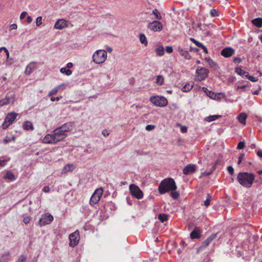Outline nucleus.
I'll return each instance as SVG.
<instances>
[{
  "label": "nucleus",
  "mask_w": 262,
  "mask_h": 262,
  "mask_svg": "<svg viewBox=\"0 0 262 262\" xmlns=\"http://www.w3.org/2000/svg\"><path fill=\"white\" fill-rule=\"evenodd\" d=\"M166 51L168 53H171L173 51V49L171 46H167L166 47Z\"/></svg>",
  "instance_id": "864d4df0"
},
{
  "label": "nucleus",
  "mask_w": 262,
  "mask_h": 262,
  "mask_svg": "<svg viewBox=\"0 0 262 262\" xmlns=\"http://www.w3.org/2000/svg\"><path fill=\"white\" fill-rule=\"evenodd\" d=\"M31 217L29 216H26L24 217L23 222L25 224H27L30 221Z\"/></svg>",
  "instance_id": "09e8293b"
},
{
  "label": "nucleus",
  "mask_w": 262,
  "mask_h": 262,
  "mask_svg": "<svg viewBox=\"0 0 262 262\" xmlns=\"http://www.w3.org/2000/svg\"><path fill=\"white\" fill-rule=\"evenodd\" d=\"M6 64L11 66L13 64V60L11 59L7 58L6 60Z\"/></svg>",
  "instance_id": "13d9d810"
},
{
  "label": "nucleus",
  "mask_w": 262,
  "mask_h": 262,
  "mask_svg": "<svg viewBox=\"0 0 262 262\" xmlns=\"http://www.w3.org/2000/svg\"><path fill=\"white\" fill-rule=\"evenodd\" d=\"M150 102L155 106L158 107H165L168 104L167 99L162 96H153L150 98Z\"/></svg>",
  "instance_id": "423d86ee"
},
{
  "label": "nucleus",
  "mask_w": 262,
  "mask_h": 262,
  "mask_svg": "<svg viewBox=\"0 0 262 262\" xmlns=\"http://www.w3.org/2000/svg\"><path fill=\"white\" fill-rule=\"evenodd\" d=\"M27 14V13L26 11H23V12H21V13L20 14V19H24Z\"/></svg>",
  "instance_id": "4d7b16f0"
},
{
  "label": "nucleus",
  "mask_w": 262,
  "mask_h": 262,
  "mask_svg": "<svg viewBox=\"0 0 262 262\" xmlns=\"http://www.w3.org/2000/svg\"><path fill=\"white\" fill-rule=\"evenodd\" d=\"M255 179V176L252 173L241 172L237 176L238 182L243 187L250 188Z\"/></svg>",
  "instance_id": "f257e3e1"
},
{
  "label": "nucleus",
  "mask_w": 262,
  "mask_h": 262,
  "mask_svg": "<svg viewBox=\"0 0 262 262\" xmlns=\"http://www.w3.org/2000/svg\"><path fill=\"white\" fill-rule=\"evenodd\" d=\"M210 13L212 17L216 16L219 15L218 11L216 9L211 10Z\"/></svg>",
  "instance_id": "79ce46f5"
},
{
  "label": "nucleus",
  "mask_w": 262,
  "mask_h": 262,
  "mask_svg": "<svg viewBox=\"0 0 262 262\" xmlns=\"http://www.w3.org/2000/svg\"><path fill=\"white\" fill-rule=\"evenodd\" d=\"M148 28L154 32H159L163 29L162 24L157 20H154L148 25Z\"/></svg>",
  "instance_id": "ddd939ff"
},
{
  "label": "nucleus",
  "mask_w": 262,
  "mask_h": 262,
  "mask_svg": "<svg viewBox=\"0 0 262 262\" xmlns=\"http://www.w3.org/2000/svg\"><path fill=\"white\" fill-rule=\"evenodd\" d=\"M43 191L46 193L49 192L50 191V188L48 186H45L43 187Z\"/></svg>",
  "instance_id": "680f3d73"
},
{
  "label": "nucleus",
  "mask_w": 262,
  "mask_h": 262,
  "mask_svg": "<svg viewBox=\"0 0 262 262\" xmlns=\"http://www.w3.org/2000/svg\"><path fill=\"white\" fill-rule=\"evenodd\" d=\"M73 123L68 122L61 125L60 127L57 128L56 132L57 134L61 135V140L65 139L67 136V132L71 131L73 128Z\"/></svg>",
  "instance_id": "39448f33"
},
{
  "label": "nucleus",
  "mask_w": 262,
  "mask_h": 262,
  "mask_svg": "<svg viewBox=\"0 0 262 262\" xmlns=\"http://www.w3.org/2000/svg\"><path fill=\"white\" fill-rule=\"evenodd\" d=\"M26 256L24 255H21L15 262H26Z\"/></svg>",
  "instance_id": "a19ab883"
},
{
  "label": "nucleus",
  "mask_w": 262,
  "mask_h": 262,
  "mask_svg": "<svg viewBox=\"0 0 262 262\" xmlns=\"http://www.w3.org/2000/svg\"><path fill=\"white\" fill-rule=\"evenodd\" d=\"M190 40H191L193 42H194V43H195V44L198 47H201V46H203V44H202L201 42H199V41H198L196 40H195V39H194V38H190Z\"/></svg>",
  "instance_id": "37998d69"
},
{
  "label": "nucleus",
  "mask_w": 262,
  "mask_h": 262,
  "mask_svg": "<svg viewBox=\"0 0 262 262\" xmlns=\"http://www.w3.org/2000/svg\"><path fill=\"white\" fill-rule=\"evenodd\" d=\"M193 88V84L191 83H187L182 88V91L187 92L190 91Z\"/></svg>",
  "instance_id": "7c9ffc66"
},
{
  "label": "nucleus",
  "mask_w": 262,
  "mask_h": 262,
  "mask_svg": "<svg viewBox=\"0 0 262 262\" xmlns=\"http://www.w3.org/2000/svg\"><path fill=\"white\" fill-rule=\"evenodd\" d=\"M10 258V253L7 252L0 257V262H7Z\"/></svg>",
  "instance_id": "bb28decb"
},
{
  "label": "nucleus",
  "mask_w": 262,
  "mask_h": 262,
  "mask_svg": "<svg viewBox=\"0 0 262 262\" xmlns=\"http://www.w3.org/2000/svg\"><path fill=\"white\" fill-rule=\"evenodd\" d=\"M53 221V216L49 213H45L41 216L39 220L40 226H44L50 224Z\"/></svg>",
  "instance_id": "9d476101"
},
{
  "label": "nucleus",
  "mask_w": 262,
  "mask_h": 262,
  "mask_svg": "<svg viewBox=\"0 0 262 262\" xmlns=\"http://www.w3.org/2000/svg\"><path fill=\"white\" fill-rule=\"evenodd\" d=\"M221 117V115H211V116L206 117L205 118V120L208 122H210L213 121H215Z\"/></svg>",
  "instance_id": "a878e982"
},
{
  "label": "nucleus",
  "mask_w": 262,
  "mask_h": 262,
  "mask_svg": "<svg viewBox=\"0 0 262 262\" xmlns=\"http://www.w3.org/2000/svg\"><path fill=\"white\" fill-rule=\"evenodd\" d=\"M59 91L57 89L56 86L53 89H52L49 93H48V96H51L54 95H55Z\"/></svg>",
  "instance_id": "58836bf2"
},
{
  "label": "nucleus",
  "mask_w": 262,
  "mask_h": 262,
  "mask_svg": "<svg viewBox=\"0 0 262 262\" xmlns=\"http://www.w3.org/2000/svg\"><path fill=\"white\" fill-rule=\"evenodd\" d=\"M75 168V166L73 164H67L66 165L62 170V173H66L69 171H73Z\"/></svg>",
  "instance_id": "4be33fe9"
},
{
  "label": "nucleus",
  "mask_w": 262,
  "mask_h": 262,
  "mask_svg": "<svg viewBox=\"0 0 262 262\" xmlns=\"http://www.w3.org/2000/svg\"><path fill=\"white\" fill-rule=\"evenodd\" d=\"M196 166L193 164H189L185 166L183 170L185 174H190L193 173L195 170Z\"/></svg>",
  "instance_id": "dca6fc26"
},
{
  "label": "nucleus",
  "mask_w": 262,
  "mask_h": 262,
  "mask_svg": "<svg viewBox=\"0 0 262 262\" xmlns=\"http://www.w3.org/2000/svg\"><path fill=\"white\" fill-rule=\"evenodd\" d=\"M33 20V19L32 18V17L30 16H28L27 17V22L28 23V24H30L31 23Z\"/></svg>",
  "instance_id": "69168bd1"
},
{
  "label": "nucleus",
  "mask_w": 262,
  "mask_h": 262,
  "mask_svg": "<svg viewBox=\"0 0 262 262\" xmlns=\"http://www.w3.org/2000/svg\"><path fill=\"white\" fill-rule=\"evenodd\" d=\"M61 98V96L60 97H52L51 98V100L52 101H58L60 100V99Z\"/></svg>",
  "instance_id": "bf43d9fd"
},
{
  "label": "nucleus",
  "mask_w": 262,
  "mask_h": 262,
  "mask_svg": "<svg viewBox=\"0 0 262 262\" xmlns=\"http://www.w3.org/2000/svg\"><path fill=\"white\" fill-rule=\"evenodd\" d=\"M170 196L173 199H177L179 196V193L177 191H171Z\"/></svg>",
  "instance_id": "ea45409f"
},
{
  "label": "nucleus",
  "mask_w": 262,
  "mask_h": 262,
  "mask_svg": "<svg viewBox=\"0 0 262 262\" xmlns=\"http://www.w3.org/2000/svg\"><path fill=\"white\" fill-rule=\"evenodd\" d=\"M129 189L132 195L136 199L139 200L143 198V193L138 186L133 184H130Z\"/></svg>",
  "instance_id": "6e6552de"
},
{
  "label": "nucleus",
  "mask_w": 262,
  "mask_h": 262,
  "mask_svg": "<svg viewBox=\"0 0 262 262\" xmlns=\"http://www.w3.org/2000/svg\"><path fill=\"white\" fill-rule=\"evenodd\" d=\"M3 50L5 51V53L6 54L7 58H9V53L8 50L5 47H4V49H3Z\"/></svg>",
  "instance_id": "338daca9"
},
{
  "label": "nucleus",
  "mask_w": 262,
  "mask_h": 262,
  "mask_svg": "<svg viewBox=\"0 0 262 262\" xmlns=\"http://www.w3.org/2000/svg\"><path fill=\"white\" fill-rule=\"evenodd\" d=\"M253 24L256 26L257 27H262V18L258 17L255 18L252 21Z\"/></svg>",
  "instance_id": "cd10ccee"
},
{
  "label": "nucleus",
  "mask_w": 262,
  "mask_h": 262,
  "mask_svg": "<svg viewBox=\"0 0 262 262\" xmlns=\"http://www.w3.org/2000/svg\"><path fill=\"white\" fill-rule=\"evenodd\" d=\"M79 233L78 231H76L71 233L69 235L70 243L69 245L71 247H75L76 246L79 241Z\"/></svg>",
  "instance_id": "f8f14e48"
},
{
  "label": "nucleus",
  "mask_w": 262,
  "mask_h": 262,
  "mask_svg": "<svg viewBox=\"0 0 262 262\" xmlns=\"http://www.w3.org/2000/svg\"><path fill=\"white\" fill-rule=\"evenodd\" d=\"M177 51L185 59L189 60L191 58V56L187 50H185L181 47H178Z\"/></svg>",
  "instance_id": "f3484780"
},
{
  "label": "nucleus",
  "mask_w": 262,
  "mask_h": 262,
  "mask_svg": "<svg viewBox=\"0 0 262 262\" xmlns=\"http://www.w3.org/2000/svg\"><path fill=\"white\" fill-rule=\"evenodd\" d=\"M61 135L57 134L55 130L52 134L46 135L42 139V142L48 144H55L60 141Z\"/></svg>",
  "instance_id": "20e7f679"
},
{
  "label": "nucleus",
  "mask_w": 262,
  "mask_h": 262,
  "mask_svg": "<svg viewBox=\"0 0 262 262\" xmlns=\"http://www.w3.org/2000/svg\"><path fill=\"white\" fill-rule=\"evenodd\" d=\"M234 50L232 48H226L221 51V55L225 57H230L234 54Z\"/></svg>",
  "instance_id": "2eb2a0df"
},
{
  "label": "nucleus",
  "mask_w": 262,
  "mask_h": 262,
  "mask_svg": "<svg viewBox=\"0 0 262 262\" xmlns=\"http://www.w3.org/2000/svg\"><path fill=\"white\" fill-rule=\"evenodd\" d=\"M227 170H228V172L231 175H233V173H234V168H233L232 166H228V168H227Z\"/></svg>",
  "instance_id": "3c124183"
},
{
  "label": "nucleus",
  "mask_w": 262,
  "mask_h": 262,
  "mask_svg": "<svg viewBox=\"0 0 262 262\" xmlns=\"http://www.w3.org/2000/svg\"><path fill=\"white\" fill-rule=\"evenodd\" d=\"M208 195L209 196V198L207 199L206 200V201L204 202V205L205 206H208L210 204V196L209 195V194H208Z\"/></svg>",
  "instance_id": "6e6d98bb"
},
{
  "label": "nucleus",
  "mask_w": 262,
  "mask_h": 262,
  "mask_svg": "<svg viewBox=\"0 0 262 262\" xmlns=\"http://www.w3.org/2000/svg\"><path fill=\"white\" fill-rule=\"evenodd\" d=\"M249 76V73L247 72L244 71L241 76H242L243 77H246L248 78Z\"/></svg>",
  "instance_id": "e2e57ef3"
},
{
  "label": "nucleus",
  "mask_w": 262,
  "mask_h": 262,
  "mask_svg": "<svg viewBox=\"0 0 262 262\" xmlns=\"http://www.w3.org/2000/svg\"><path fill=\"white\" fill-rule=\"evenodd\" d=\"M107 58V54L104 50H97L92 56V61L97 64L103 63Z\"/></svg>",
  "instance_id": "7ed1b4c3"
},
{
  "label": "nucleus",
  "mask_w": 262,
  "mask_h": 262,
  "mask_svg": "<svg viewBox=\"0 0 262 262\" xmlns=\"http://www.w3.org/2000/svg\"><path fill=\"white\" fill-rule=\"evenodd\" d=\"M247 118V115L246 113H241L240 114L238 115L237 119L241 123L245 125L246 124V120Z\"/></svg>",
  "instance_id": "412c9836"
},
{
  "label": "nucleus",
  "mask_w": 262,
  "mask_h": 262,
  "mask_svg": "<svg viewBox=\"0 0 262 262\" xmlns=\"http://www.w3.org/2000/svg\"><path fill=\"white\" fill-rule=\"evenodd\" d=\"M156 53L157 55L162 56L164 54V49L163 46H158L156 49Z\"/></svg>",
  "instance_id": "c85d7f7f"
},
{
  "label": "nucleus",
  "mask_w": 262,
  "mask_h": 262,
  "mask_svg": "<svg viewBox=\"0 0 262 262\" xmlns=\"http://www.w3.org/2000/svg\"><path fill=\"white\" fill-rule=\"evenodd\" d=\"M73 66V64L72 62H68L67 64V68H68L69 69L72 68Z\"/></svg>",
  "instance_id": "774afa93"
},
{
  "label": "nucleus",
  "mask_w": 262,
  "mask_h": 262,
  "mask_svg": "<svg viewBox=\"0 0 262 262\" xmlns=\"http://www.w3.org/2000/svg\"><path fill=\"white\" fill-rule=\"evenodd\" d=\"M155 127V125H147L146 127H145V129L148 130V131H150V130H153Z\"/></svg>",
  "instance_id": "8fccbe9b"
},
{
  "label": "nucleus",
  "mask_w": 262,
  "mask_h": 262,
  "mask_svg": "<svg viewBox=\"0 0 262 262\" xmlns=\"http://www.w3.org/2000/svg\"><path fill=\"white\" fill-rule=\"evenodd\" d=\"M56 88H57V89H58V91L63 90L66 88V84H64V83H62L61 84H60V85L57 86Z\"/></svg>",
  "instance_id": "a18cd8bd"
},
{
  "label": "nucleus",
  "mask_w": 262,
  "mask_h": 262,
  "mask_svg": "<svg viewBox=\"0 0 262 262\" xmlns=\"http://www.w3.org/2000/svg\"><path fill=\"white\" fill-rule=\"evenodd\" d=\"M107 52H108L109 53H111L113 52V49L111 47H107L106 48V50L105 51Z\"/></svg>",
  "instance_id": "0e129e2a"
},
{
  "label": "nucleus",
  "mask_w": 262,
  "mask_h": 262,
  "mask_svg": "<svg viewBox=\"0 0 262 262\" xmlns=\"http://www.w3.org/2000/svg\"><path fill=\"white\" fill-rule=\"evenodd\" d=\"M181 126V131L183 133H185L187 131V127L185 126H182L181 125H179Z\"/></svg>",
  "instance_id": "5fc2aeb1"
},
{
  "label": "nucleus",
  "mask_w": 262,
  "mask_h": 262,
  "mask_svg": "<svg viewBox=\"0 0 262 262\" xmlns=\"http://www.w3.org/2000/svg\"><path fill=\"white\" fill-rule=\"evenodd\" d=\"M206 63L211 68L213 69L217 68L216 64L213 61V60L210 57H206L205 59Z\"/></svg>",
  "instance_id": "5701e85b"
},
{
  "label": "nucleus",
  "mask_w": 262,
  "mask_h": 262,
  "mask_svg": "<svg viewBox=\"0 0 262 262\" xmlns=\"http://www.w3.org/2000/svg\"><path fill=\"white\" fill-rule=\"evenodd\" d=\"M248 79L252 82H256L258 81V78L252 76H249Z\"/></svg>",
  "instance_id": "603ef678"
},
{
  "label": "nucleus",
  "mask_w": 262,
  "mask_h": 262,
  "mask_svg": "<svg viewBox=\"0 0 262 262\" xmlns=\"http://www.w3.org/2000/svg\"><path fill=\"white\" fill-rule=\"evenodd\" d=\"M207 95L212 99H217L219 98V95L221 94H216L211 91H207Z\"/></svg>",
  "instance_id": "c756f323"
},
{
  "label": "nucleus",
  "mask_w": 262,
  "mask_h": 262,
  "mask_svg": "<svg viewBox=\"0 0 262 262\" xmlns=\"http://www.w3.org/2000/svg\"><path fill=\"white\" fill-rule=\"evenodd\" d=\"M200 231L198 228H195L190 233V237L192 239L199 238L200 237Z\"/></svg>",
  "instance_id": "b1692460"
},
{
  "label": "nucleus",
  "mask_w": 262,
  "mask_h": 262,
  "mask_svg": "<svg viewBox=\"0 0 262 262\" xmlns=\"http://www.w3.org/2000/svg\"><path fill=\"white\" fill-rule=\"evenodd\" d=\"M209 71L205 68H201L196 70L194 80L197 81H201L205 80L208 75Z\"/></svg>",
  "instance_id": "0eeeda50"
},
{
  "label": "nucleus",
  "mask_w": 262,
  "mask_h": 262,
  "mask_svg": "<svg viewBox=\"0 0 262 262\" xmlns=\"http://www.w3.org/2000/svg\"><path fill=\"white\" fill-rule=\"evenodd\" d=\"M103 193V190L102 188H99L96 189L92 194L90 200V203L91 205L96 204L100 200Z\"/></svg>",
  "instance_id": "1a4fd4ad"
},
{
  "label": "nucleus",
  "mask_w": 262,
  "mask_h": 262,
  "mask_svg": "<svg viewBox=\"0 0 262 262\" xmlns=\"http://www.w3.org/2000/svg\"><path fill=\"white\" fill-rule=\"evenodd\" d=\"M152 14L155 15L156 19L159 20L162 19V17L157 9L154 10L152 11Z\"/></svg>",
  "instance_id": "e433bc0d"
},
{
  "label": "nucleus",
  "mask_w": 262,
  "mask_h": 262,
  "mask_svg": "<svg viewBox=\"0 0 262 262\" xmlns=\"http://www.w3.org/2000/svg\"><path fill=\"white\" fill-rule=\"evenodd\" d=\"M36 62L33 61L30 63L26 68L25 73L26 75H30L35 69Z\"/></svg>",
  "instance_id": "a211bd4d"
},
{
  "label": "nucleus",
  "mask_w": 262,
  "mask_h": 262,
  "mask_svg": "<svg viewBox=\"0 0 262 262\" xmlns=\"http://www.w3.org/2000/svg\"><path fill=\"white\" fill-rule=\"evenodd\" d=\"M139 39L141 43L144 44L145 46L147 45V40L145 35L144 34H139Z\"/></svg>",
  "instance_id": "473e14b6"
},
{
  "label": "nucleus",
  "mask_w": 262,
  "mask_h": 262,
  "mask_svg": "<svg viewBox=\"0 0 262 262\" xmlns=\"http://www.w3.org/2000/svg\"><path fill=\"white\" fill-rule=\"evenodd\" d=\"M14 101L15 98L14 96L10 97L5 98L0 100V106H3L10 103H13Z\"/></svg>",
  "instance_id": "6ab92c4d"
},
{
  "label": "nucleus",
  "mask_w": 262,
  "mask_h": 262,
  "mask_svg": "<svg viewBox=\"0 0 262 262\" xmlns=\"http://www.w3.org/2000/svg\"><path fill=\"white\" fill-rule=\"evenodd\" d=\"M5 179H8L11 181L14 180L15 177L13 173L10 171H8L5 176L4 177Z\"/></svg>",
  "instance_id": "2f4dec72"
},
{
  "label": "nucleus",
  "mask_w": 262,
  "mask_h": 262,
  "mask_svg": "<svg viewBox=\"0 0 262 262\" xmlns=\"http://www.w3.org/2000/svg\"><path fill=\"white\" fill-rule=\"evenodd\" d=\"M60 71L62 74H64L67 76H70L72 73V71L70 69H67V68H61Z\"/></svg>",
  "instance_id": "f704fd0d"
},
{
  "label": "nucleus",
  "mask_w": 262,
  "mask_h": 262,
  "mask_svg": "<svg viewBox=\"0 0 262 262\" xmlns=\"http://www.w3.org/2000/svg\"><path fill=\"white\" fill-rule=\"evenodd\" d=\"M17 28V25L16 24H13L9 26V30H16Z\"/></svg>",
  "instance_id": "de8ad7c7"
},
{
  "label": "nucleus",
  "mask_w": 262,
  "mask_h": 262,
  "mask_svg": "<svg viewBox=\"0 0 262 262\" xmlns=\"http://www.w3.org/2000/svg\"><path fill=\"white\" fill-rule=\"evenodd\" d=\"M17 114L14 112L9 113L5 120L4 123L3 124V128H7L16 119Z\"/></svg>",
  "instance_id": "9b49d317"
},
{
  "label": "nucleus",
  "mask_w": 262,
  "mask_h": 262,
  "mask_svg": "<svg viewBox=\"0 0 262 262\" xmlns=\"http://www.w3.org/2000/svg\"><path fill=\"white\" fill-rule=\"evenodd\" d=\"M216 237V234H213L208 237L202 244L201 247L205 248Z\"/></svg>",
  "instance_id": "aec40b11"
},
{
  "label": "nucleus",
  "mask_w": 262,
  "mask_h": 262,
  "mask_svg": "<svg viewBox=\"0 0 262 262\" xmlns=\"http://www.w3.org/2000/svg\"><path fill=\"white\" fill-rule=\"evenodd\" d=\"M242 61L241 59L238 57H234L233 61L235 63H239Z\"/></svg>",
  "instance_id": "052dcab7"
},
{
  "label": "nucleus",
  "mask_w": 262,
  "mask_h": 262,
  "mask_svg": "<svg viewBox=\"0 0 262 262\" xmlns=\"http://www.w3.org/2000/svg\"><path fill=\"white\" fill-rule=\"evenodd\" d=\"M235 71L238 75L242 76L243 72H244V71L241 68H236L235 69Z\"/></svg>",
  "instance_id": "c03bdc74"
},
{
  "label": "nucleus",
  "mask_w": 262,
  "mask_h": 262,
  "mask_svg": "<svg viewBox=\"0 0 262 262\" xmlns=\"http://www.w3.org/2000/svg\"><path fill=\"white\" fill-rule=\"evenodd\" d=\"M158 219L163 223L167 220V215L165 214H160L158 215Z\"/></svg>",
  "instance_id": "c9c22d12"
},
{
  "label": "nucleus",
  "mask_w": 262,
  "mask_h": 262,
  "mask_svg": "<svg viewBox=\"0 0 262 262\" xmlns=\"http://www.w3.org/2000/svg\"><path fill=\"white\" fill-rule=\"evenodd\" d=\"M42 18L41 16H38L36 18L35 24L36 26L39 27L42 24Z\"/></svg>",
  "instance_id": "4c0bfd02"
},
{
  "label": "nucleus",
  "mask_w": 262,
  "mask_h": 262,
  "mask_svg": "<svg viewBox=\"0 0 262 262\" xmlns=\"http://www.w3.org/2000/svg\"><path fill=\"white\" fill-rule=\"evenodd\" d=\"M164 81V78L163 76L162 75H158L156 77V83L158 85H161L163 84Z\"/></svg>",
  "instance_id": "72a5a7b5"
},
{
  "label": "nucleus",
  "mask_w": 262,
  "mask_h": 262,
  "mask_svg": "<svg viewBox=\"0 0 262 262\" xmlns=\"http://www.w3.org/2000/svg\"><path fill=\"white\" fill-rule=\"evenodd\" d=\"M177 188L174 180L172 178L165 179L160 183L158 190L163 194L170 191H174Z\"/></svg>",
  "instance_id": "f03ea898"
},
{
  "label": "nucleus",
  "mask_w": 262,
  "mask_h": 262,
  "mask_svg": "<svg viewBox=\"0 0 262 262\" xmlns=\"http://www.w3.org/2000/svg\"><path fill=\"white\" fill-rule=\"evenodd\" d=\"M245 147V143L244 142L241 141L238 143L237 145V148L239 149H243Z\"/></svg>",
  "instance_id": "49530a36"
},
{
  "label": "nucleus",
  "mask_w": 262,
  "mask_h": 262,
  "mask_svg": "<svg viewBox=\"0 0 262 262\" xmlns=\"http://www.w3.org/2000/svg\"><path fill=\"white\" fill-rule=\"evenodd\" d=\"M23 128L26 130H32L34 129V127L31 122L27 121L24 123L23 125Z\"/></svg>",
  "instance_id": "393cba45"
},
{
  "label": "nucleus",
  "mask_w": 262,
  "mask_h": 262,
  "mask_svg": "<svg viewBox=\"0 0 262 262\" xmlns=\"http://www.w3.org/2000/svg\"><path fill=\"white\" fill-rule=\"evenodd\" d=\"M69 22L64 19L57 20L54 25V28L58 30H62L68 27Z\"/></svg>",
  "instance_id": "4468645a"
}]
</instances>
